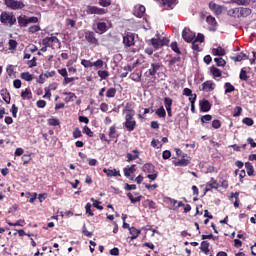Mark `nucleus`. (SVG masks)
Returning a JSON list of instances; mask_svg holds the SVG:
<instances>
[{"label": "nucleus", "instance_id": "4468645a", "mask_svg": "<svg viewBox=\"0 0 256 256\" xmlns=\"http://www.w3.org/2000/svg\"><path fill=\"white\" fill-rule=\"evenodd\" d=\"M202 90L203 91H207V92H211V91H214L215 90V84L213 81L211 80H208L206 82H204L202 84Z\"/></svg>", "mask_w": 256, "mask_h": 256}, {"label": "nucleus", "instance_id": "4d7b16f0", "mask_svg": "<svg viewBox=\"0 0 256 256\" xmlns=\"http://www.w3.org/2000/svg\"><path fill=\"white\" fill-rule=\"evenodd\" d=\"M170 47L172 51H174V53H177L178 55L179 53H181V50H179V46L177 45V42H172Z\"/></svg>", "mask_w": 256, "mask_h": 256}, {"label": "nucleus", "instance_id": "bb28decb", "mask_svg": "<svg viewBox=\"0 0 256 256\" xmlns=\"http://www.w3.org/2000/svg\"><path fill=\"white\" fill-rule=\"evenodd\" d=\"M17 21H18L19 27H27V25H29L27 16H25V15L24 16H19L17 18Z\"/></svg>", "mask_w": 256, "mask_h": 256}, {"label": "nucleus", "instance_id": "774afa93", "mask_svg": "<svg viewBox=\"0 0 256 256\" xmlns=\"http://www.w3.org/2000/svg\"><path fill=\"white\" fill-rule=\"evenodd\" d=\"M93 67H97L98 69H101L103 67V60L98 59L96 62H93Z\"/></svg>", "mask_w": 256, "mask_h": 256}, {"label": "nucleus", "instance_id": "473e14b6", "mask_svg": "<svg viewBox=\"0 0 256 256\" xmlns=\"http://www.w3.org/2000/svg\"><path fill=\"white\" fill-rule=\"evenodd\" d=\"M224 88H225V94L227 93H233V91H235V86H233L231 83L226 82L224 84Z\"/></svg>", "mask_w": 256, "mask_h": 256}, {"label": "nucleus", "instance_id": "338daca9", "mask_svg": "<svg viewBox=\"0 0 256 256\" xmlns=\"http://www.w3.org/2000/svg\"><path fill=\"white\" fill-rule=\"evenodd\" d=\"M212 127H213V129H220L221 128V121L213 120L212 121Z\"/></svg>", "mask_w": 256, "mask_h": 256}, {"label": "nucleus", "instance_id": "052dcab7", "mask_svg": "<svg viewBox=\"0 0 256 256\" xmlns=\"http://www.w3.org/2000/svg\"><path fill=\"white\" fill-rule=\"evenodd\" d=\"M83 133H85V135H87L88 137H93V131H91V128L88 126H85L83 128Z\"/></svg>", "mask_w": 256, "mask_h": 256}, {"label": "nucleus", "instance_id": "8fccbe9b", "mask_svg": "<svg viewBox=\"0 0 256 256\" xmlns=\"http://www.w3.org/2000/svg\"><path fill=\"white\" fill-rule=\"evenodd\" d=\"M127 197L130 199L131 203H139L141 201L142 196L133 197V194L128 193Z\"/></svg>", "mask_w": 256, "mask_h": 256}, {"label": "nucleus", "instance_id": "6e6d98bb", "mask_svg": "<svg viewBox=\"0 0 256 256\" xmlns=\"http://www.w3.org/2000/svg\"><path fill=\"white\" fill-rule=\"evenodd\" d=\"M164 105H165V108L173 107V99L169 97L164 98Z\"/></svg>", "mask_w": 256, "mask_h": 256}, {"label": "nucleus", "instance_id": "de8ad7c7", "mask_svg": "<svg viewBox=\"0 0 256 256\" xmlns=\"http://www.w3.org/2000/svg\"><path fill=\"white\" fill-rule=\"evenodd\" d=\"M90 201H92L93 207H95V209H99V211H103V206H101V202L95 200V198H91Z\"/></svg>", "mask_w": 256, "mask_h": 256}, {"label": "nucleus", "instance_id": "680f3d73", "mask_svg": "<svg viewBox=\"0 0 256 256\" xmlns=\"http://www.w3.org/2000/svg\"><path fill=\"white\" fill-rule=\"evenodd\" d=\"M145 203L149 207V209H157V204H155L153 200H146Z\"/></svg>", "mask_w": 256, "mask_h": 256}, {"label": "nucleus", "instance_id": "ea45409f", "mask_svg": "<svg viewBox=\"0 0 256 256\" xmlns=\"http://www.w3.org/2000/svg\"><path fill=\"white\" fill-rule=\"evenodd\" d=\"M117 94V89L115 88H109L106 92V97H108L109 99L115 97V95Z\"/></svg>", "mask_w": 256, "mask_h": 256}, {"label": "nucleus", "instance_id": "3c124183", "mask_svg": "<svg viewBox=\"0 0 256 256\" xmlns=\"http://www.w3.org/2000/svg\"><path fill=\"white\" fill-rule=\"evenodd\" d=\"M234 61H245V59H247V55L243 52H241L240 54H238L236 57L233 58Z\"/></svg>", "mask_w": 256, "mask_h": 256}, {"label": "nucleus", "instance_id": "79ce46f5", "mask_svg": "<svg viewBox=\"0 0 256 256\" xmlns=\"http://www.w3.org/2000/svg\"><path fill=\"white\" fill-rule=\"evenodd\" d=\"M48 125H50V127H57L58 125H60L59 119L57 118L48 119Z\"/></svg>", "mask_w": 256, "mask_h": 256}, {"label": "nucleus", "instance_id": "7c9ffc66", "mask_svg": "<svg viewBox=\"0 0 256 256\" xmlns=\"http://www.w3.org/2000/svg\"><path fill=\"white\" fill-rule=\"evenodd\" d=\"M245 168L247 171V175L249 177H253V173H255V169L253 168V164H251L250 162H246L245 163Z\"/></svg>", "mask_w": 256, "mask_h": 256}, {"label": "nucleus", "instance_id": "6ab92c4d", "mask_svg": "<svg viewBox=\"0 0 256 256\" xmlns=\"http://www.w3.org/2000/svg\"><path fill=\"white\" fill-rule=\"evenodd\" d=\"M212 55H214L215 57H223L225 56V49H223V47L218 46L217 48H213L212 49Z\"/></svg>", "mask_w": 256, "mask_h": 256}, {"label": "nucleus", "instance_id": "c9c22d12", "mask_svg": "<svg viewBox=\"0 0 256 256\" xmlns=\"http://www.w3.org/2000/svg\"><path fill=\"white\" fill-rule=\"evenodd\" d=\"M72 137L74 139H81V137H83V133L81 132V129L75 128L73 133H72Z\"/></svg>", "mask_w": 256, "mask_h": 256}, {"label": "nucleus", "instance_id": "f3484780", "mask_svg": "<svg viewBox=\"0 0 256 256\" xmlns=\"http://www.w3.org/2000/svg\"><path fill=\"white\" fill-rule=\"evenodd\" d=\"M134 15L135 17H142L145 15V6L137 5L134 7Z\"/></svg>", "mask_w": 256, "mask_h": 256}, {"label": "nucleus", "instance_id": "b1692460", "mask_svg": "<svg viewBox=\"0 0 256 256\" xmlns=\"http://www.w3.org/2000/svg\"><path fill=\"white\" fill-rule=\"evenodd\" d=\"M136 167H137V165L133 164L129 168H124V175H125V177H131V175H133V173H135V171H137Z\"/></svg>", "mask_w": 256, "mask_h": 256}, {"label": "nucleus", "instance_id": "58836bf2", "mask_svg": "<svg viewBox=\"0 0 256 256\" xmlns=\"http://www.w3.org/2000/svg\"><path fill=\"white\" fill-rule=\"evenodd\" d=\"M21 79H23L24 81H33V75H31V73L29 72H23L21 74Z\"/></svg>", "mask_w": 256, "mask_h": 256}, {"label": "nucleus", "instance_id": "393cba45", "mask_svg": "<svg viewBox=\"0 0 256 256\" xmlns=\"http://www.w3.org/2000/svg\"><path fill=\"white\" fill-rule=\"evenodd\" d=\"M150 43L154 49H160V47H163V45H165V43H163L161 40L155 38H152L150 40Z\"/></svg>", "mask_w": 256, "mask_h": 256}, {"label": "nucleus", "instance_id": "9d476101", "mask_svg": "<svg viewBox=\"0 0 256 256\" xmlns=\"http://www.w3.org/2000/svg\"><path fill=\"white\" fill-rule=\"evenodd\" d=\"M209 8L211 9V11H213L215 13V15H221V13H223V9H224L223 6H221L219 4H215L214 2H210Z\"/></svg>", "mask_w": 256, "mask_h": 256}, {"label": "nucleus", "instance_id": "a19ab883", "mask_svg": "<svg viewBox=\"0 0 256 256\" xmlns=\"http://www.w3.org/2000/svg\"><path fill=\"white\" fill-rule=\"evenodd\" d=\"M10 227H24L25 226V220H18L17 222L15 223H11V222H7Z\"/></svg>", "mask_w": 256, "mask_h": 256}, {"label": "nucleus", "instance_id": "ddd939ff", "mask_svg": "<svg viewBox=\"0 0 256 256\" xmlns=\"http://www.w3.org/2000/svg\"><path fill=\"white\" fill-rule=\"evenodd\" d=\"M103 173H105L107 177H121V172H119V170L117 169L111 170V169L104 168Z\"/></svg>", "mask_w": 256, "mask_h": 256}, {"label": "nucleus", "instance_id": "603ef678", "mask_svg": "<svg viewBox=\"0 0 256 256\" xmlns=\"http://www.w3.org/2000/svg\"><path fill=\"white\" fill-rule=\"evenodd\" d=\"M241 113H243V108H241V106H236L234 108L233 117H239Z\"/></svg>", "mask_w": 256, "mask_h": 256}, {"label": "nucleus", "instance_id": "f03ea898", "mask_svg": "<svg viewBox=\"0 0 256 256\" xmlns=\"http://www.w3.org/2000/svg\"><path fill=\"white\" fill-rule=\"evenodd\" d=\"M0 22L4 25H10L11 27L17 23V18H15L11 12H2L0 15Z\"/></svg>", "mask_w": 256, "mask_h": 256}, {"label": "nucleus", "instance_id": "412c9836", "mask_svg": "<svg viewBox=\"0 0 256 256\" xmlns=\"http://www.w3.org/2000/svg\"><path fill=\"white\" fill-rule=\"evenodd\" d=\"M162 4L165 9H173L177 5V0H162Z\"/></svg>", "mask_w": 256, "mask_h": 256}, {"label": "nucleus", "instance_id": "864d4df0", "mask_svg": "<svg viewBox=\"0 0 256 256\" xmlns=\"http://www.w3.org/2000/svg\"><path fill=\"white\" fill-rule=\"evenodd\" d=\"M81 65H83V67H85L87 69L89 67H93V62H91V60L82 59Z\"/></svg>", "mask_w": 256, "mask_h": 256}, {"label": "nucleus", "instance_id": "9b49d317", "mask_svg": "<svg viewBox=\"0 0 256 256\" xmlns=\"http://www.w3.org/2000/svg\"><path fill=\"white\" fill-rule=\"evenodd\" d=\"M211 189H219V183H217V180L215 178H211L209 182L206 184L205 192L211 191Z\"/></svg>", "mask_w": 256, "mask_h": 256}, {"label": "nucleus", "instance_id": "e2e57ef3", "mask_svg": "<svg viewBox=\"0 0 256 256\" xmlns=\"http://www.w3.org/2000/svg\"><path fill=\"white\" fill-rule=\"evenodd\" d=\"M239 77L241 81H247L249 79V77L247 76V72L243 69L241 70Z\"/></svg>", "mask_w": 256, "mask_h": 256}, {"label": "nucleus", "instance_id": "c03bdc74", "mask_svg": "<svg viewBox=\"0 0 256 256\" xmlns=\"http://www.w3.org/2000/svg\"><path fill=\"white\" fill-rule=\"evenodd\" d=\"M39 31H41V26H39V25H32L28 28V33L33 34V33L39 32Z\"/></svg>", "mask_w": 256, "mask_h": 256}, {"label": "nucleus", "instance_id": "bf43d9fd", "mask_svg": "<svg viewBox=\"0 0 256 256\" xmlns=\"http://www.w3.org/2000/svg\"><path fill=\"white\" fill-rule=\"evenodd\" d=\"M9 50L14 51V49H17V41L15 40H9Z\"/></svg>", "mask_w": 256, "mask_h": 256}, {"label": "nucleus", "instance_id": "69168bd1", "mask_svg": "<svg viewBox=\"0 0 256 256\" xmlns=\"http://www.w3.org/2000/svg\"><path fill=\"white\" fill-rule=\"evenodd\" d=\"M99 5H101V7H109L111 0H99Z\"/></svg>", "mask_w": 256, "mask_h": 256}, {"label": "nucleus", "instance_id": "f704fd0d", "mask_svg": "<svg viewBox=\"0 0 256 256\" xmlns=\"http://www.w3.org/2000/svg\"><path fill=\"white\" fill-rule=\"evenodd\" d=\"M214 61L217 65V67H225V65H227V62L225 61V59L218 57V58H214Z\"/></svg>", "mask_w": 256, "mask_h": 256}, {"label": "nucleus", "instance_id": "09e8293b", "mask_svg": "<svg viewBox=\"0 0 256 256\" xmlns=\"http://www.w3.org/2000/svg\"><path fill=\"white\" fill-rule=\"evenodd\" d=\"M156 115H158V117H166L167 112L165 111V108L161 106L156 110Z\"/></svg>", "mask_w": 256, "mask_h": 256}, {"label": "nucleus", "instance_id": "37998d69", "mask_svg": "<svg viewBox=\"0 0 256 256\" xmlns=\"http://www.w3.org/2000/svg\"><path fill=\"white\" fill-rule=\"evenodd\" d=\"M26 197L28 198V199H30L29 200V203H35V200L37 199V193H31V192H28V193H26Z\"/></svg>", "mask_w": 256, "mask_h": 256}, {"label": "nucleus", "instance_id": "1a4fd4ad", "mask_svg": "<svg viewBox=\"0 0 256 256\" xmlns=\"http://www.w3.org/2000/svg\"><path fill=\"white\" fill-rule=\"evenodd\" d=\"M227 15L233 17L234 19H241V11L239 7L231 8L228 10Z\"/></svg>", "mask_w": 256, "mask_h": 256}, {"label": "nucleus", "instance_id": "0eeeda50", "mask_svg": "<svg viewBox=\"0 0 256 256\" xmlns=\"http://www.w3.org/2000/svg\"><path fill=\"white\" fill-rule=\"evenodd\" d=\"M123 45L126 47H133V45H135V34L130 32L126 33L123 36Z\"/></svg>", "mask_w": 256, "mask_h": 256}, {"label": "nucleus", "instance_id": "e433bc0d", "mask_svg": "<svg viewBox=\"0 0 256 256\" xmlns=\"http://www.w3.org/2000/svg\"><path fill=\"white\" fill-rule=\"evenodd\" d=\"M141 77L142 75L137 72L130 74V79H132V81H135L136 83H139L141 81Z\"/></svg>", "mask_w": 256, "mask_h": 256}, {"label": "nucleus", "instance_id": "4c0bfd02", "mask_svg": "<svg viewBox=\"0 0 256 256\" xmlns=\"http://www.w3.org/2000/svg\"><path fill=\"white\" fill-rule=\"evenodd\" d=\"M231 3H235V5L247 7V5H249V0H231Z\"/></svg>", "mask_w": 256, "mask_h": 256}, {"label": "nucleus", "instance_id": "6e6552de", "mask_svg": "<svg viewBox=\"0 0 256 256\" xmlns=\"http://www.w3.org/2000/svg\"><path fill=\"white\" fill-rule=\"evenodd\" d=\"M85 39L88 43H91V45H99V41L95 37V33L91 31L85 32Z\"/></svg>", "mask_w": 256, "mask_h": 256}, {"label": "nucleus", "instance_id": "a878e982", "mask_svg": "<svg viewBox=\"0 0 256 256\" xmlns=\"http://www.w3.org/2000/svg\"><path fill=\"white\" fill-rule=\"evenodd\" d=\"M63 95H67V97L64 98L65 103H70V101H75V99H77L75 93L72 92H63Z\"/></svg>", "mask_w": 256, "mask_h": 256}, {"label": "nucleus", "instance_id": "7ed1b4c3", "mask_svg": "<svg viewBox=\"0 0 256 256\" xmlns=\"http://www.w3.org/2000/svg\"><path fill=\"white\" fill-rule=\"evenodd\" d=\"M42 45L46 47H51V49L61 48V42H59V38H57L56 36L44 38L42 40Z\"/></svg>", "mask_w": 256, "mask_h": 256}, {"label": "nucleus", "instance_id": "cd10ccee", "mask_svg": "<svg viewBox=\"0 0 256 256\" xmlns=\"http://www.w3.org/2000/svg\"><path fill=\"white\" fill-rule=\"evenodd\" d=\"M240 9V18L241 17H249L253 11L250 8H245V7H239Z\"/></svg>", "mask_w": 256, "mask_h": 256}, {"label": "nucleus", "instance_id": "4be33fe9", "mask_svg": "<svg viewBox=\"0 0 256 256\" xmlns=\"http://www.w3.org/2000/svg\"><path fill=\"white\" fill-rule=\"evenodd\" d=\"M132 153L127 154V162L128 163H131V161H135V159H139V151L138 150H133Z\"/></svg>", "mask_w": 256, "mask_h": 256}, {"label": "nucleus", "instance_id": "c85d7f7f", "mask_svg": "<svg viewBox=\"0 0 256 256\" xmlns=\"http://www.w3.org/2000/svg\"><path fill=\"white\" fill-rule=\"evenodd\" d=\"M108 135L110 139H117V137H119V134H117V127L115 125L110 127Z\"/></svg>", "mask_w": 256, "mask_h": 256}, {"label": "nucleus", "instance_id": "49530a36", "mask_svg": "<svg viewBox=\"0 0 256 256\" xmlns=\"http://www.w3.org/2000/svg\"><path fill=\"white\" fill-rule=\"evenodd\" d=\"M98 77H100L101 80H105L109 77V72H107V70H99Z\"/></svg>", "mask_w": 256, "mask_h": 256}, {"label": "nucleus", "instance_id": "dca6fc26", "mask_svg": "<svg viewBox=\"0 0 256 256\" xmlns=\"http://www.w3.org/2000/svg\"><path fill=\"white\" fill-rule=\"evenodd\" d=\"M21 98L24 101H29L30 99H33V92H31L30 88H26L24 91L21 92Z\"/></svg>", "mask_w": 256, "mask_h": 256}, {"label": "nucleus", "instance_id": "5fc2aeb1", "mask_svg": "<svg viewBox=\"0 0 256 256\" xmlns=\"http://www.w3.org/2000/svg\"><path fill=\"white\" fill-rule=\"evenodd\" d=\"M194 41L196 43H203L205 41V35H203L202 33H198L197 37L195 36Z\"/></svg>", "mask_w": 256, "mask_h": 256}, {"label": "nucleus", "instance_id": "0e129e2a", "mask_svg": "<svg viewBox=\"0 0 256 256\" xmlns=\"http://www.w3.org/2000/svg\"><path fill=\"white\" fill-rule=\"evenodd\" d=\"M75 81V77L66 76L63 80V85H69V83H73Z\"/></svg>", "mask_w": 256, "mask_h": 256}, {"label": "nucleus", "instance_id": "423d86ee", "mask_svg": "<svg viewBox=\"0 0 256 256\" xmlns=\"http://www.w3.org/2000/svg\"><path fill=\"white\" fill-rule=\"evenodd\" d=\"M86 13L87 15H105L107 10L97 6H87Z\"/></svg>", "mask_w": 256, "mask_h": 256}, {"label": "nucleus", "instance_id": "a18cd8bd", "mask_svg": "<svg viewBox=\"0 0 256 256\" xmlns=\"http://www.w3.org/2000/svg\"><path fill=\"white\" fill-rule=\"evenodd\" d=\"M200 249L207 255V253H209V242L203 241Z\"/></svg>", "mask_w": 256, "mask_h": 256}, {"label": "nucleus", "instance_id": "f8f14e48", "mask_svg": "<svg viewBox=\"0 0 256 256\" xmlns=\"http://www.w3.org/2000/svg\"><path fill=\"white\" fill-rule=\"evenodd\" d=\"M206 21L209 25V30L210 31H217V20H215V17L213 16H208L206 18Z\"/></svg>", "mask_w": 256, "mask_h": 256}, {"label": "nucleus", "instance_id": "72a5a7b5", "mask_svg": "<svg viewBox=\"0 0 256 256\" xmlns=\"http://www.w3.org/2000/svg\"><path fill=\"white\" fill-rule=\"evenodd\" d=\"M97 29L100 33H105L107 31V24L105 22H98Z\"/></svg>", "mask_w": 256, "mask_h": 256}, {"label": "nucleus", "instance_id": "a211bd4d", "mask_svg": "<svg viewBox=\"0 0 256 256\" xmlns=\"http://www.w3.org/2000/svg\"><path fill=\"white\" fill-rule=\"evenodd\" d=\"M189 163H191V161L187 158H182L180 160L173 161V164L175 165V167H187Z\"/></svg>", "mask_w": 256, "mask_h": 256}, {"label": "nucleus", "instance_id": "2f4dec72", "mask_svg": "<svg viewBox=\"0 0 256 256\" xmlns=\"http://www.w3.org/2000/svg\"><path fill=\"white\" fill-rule=\"evenodd\" d=\"M129 231H130V235H132L131 239H137V237H139V235L141 234V231L135 227L129 228Z\"/></svg>", "mask_w": 256, "mask_h": 256}, {"label": "nucleus", "instance_id": "20e7f679", "mask_svg": "<svg viewBox=\"0 0 256 256\" xmlns=\"http://www.w3.org/2000/svg\"><path fill=\"white\" fill-rule=\"evenodd\" d=\"M4 3L6 5V7H8V9H12L13 11L23 9L25 7V3H23V1L4 0Z\"/></svg>", "mask_w": 256, "mask_h": 256}, {"label": "nucleus", "instance_id": "13d9d810", "mask_svg": "<svg viewBox=\"0 0 256 256\" xmlns=\"http://www.w3.org/2000/svg\"><path fill=\"white\" fill-rule=\"evenodd\" d=\"M242 122L244 123V125H247L248 127H253V120L249 117H246L242 120Z\"/></svg>", "mask_w": 256, "mask_h": 256}, {"label": "nucleus", "instance_id": "5701e85b", "mask_svg": "<svg viewBox=\"0 0 256 256\" xmlns=\"http://www.w3.org/2000/svg\"><path fill=\"white\" fill-rule=\"evenodd\" d=\"M144 173H155V166L151 163L144 164L142 167Z\"/></svg>", "mask_w": 256, "mask_h": 256}, {"label": "nucleus", "instance_id": "f257e3e1", "mask_svg": "<svg viewBox=\"0 0 256 256\" xmlns=\"http://www.w3.org/2000/svg\"><path fill=\"white\" fill-rule=\"evenodd\" d=\"M122 113L125 115L124 127H126L127 131H135V127H137V121L133 118L135 117V110L127 105Z\"/></svg>", "mask_w": 256, "mask_h": 256}, {"label": "nucleus", "instance_id": "2eb2a0df", "mask_svg": "<svg viewBox=\"0 0 256 256\" xmlns=\"http://www.w3.org/2000/svg\"><path fill=\"white\" fill-rule=\"evenodd\" d=\"M159 69H161V64L152 63L148 70L149 75H151V77H155V75H157V71H159Z\"/></svg>", "mask_w": 256, "mask_h": 256}, {"label": "nucleus", "instance_id": "aec40b11", "mask_svg": "<svg viewBox=\"0 0 256 256\" xmlns=\"http://www.w3.org/2000/svg\"><path fill=\"white\" fill-rule=\"evenodd\" d=\"M200 109L203 111V113H207L211 111V103H209L208 100H204L200 102Z\"/></svg>", "mask_w": 256, "mask_h": 256}, {"label": "nucleus", "instance_id": "c756f323", "mask_svg": "<svg viewBox=\"0 0 256 256\" xmlns=\"http://www.w3.org/2000/svg\"><path fill=\"white\" fill-rule=\"evenodd\" d=\"M210 72L213 75L214 79H217V77H221V75H223V73L221 72V70L215 66H212L210 68Z\"/></svg>", "mask_w": 256, "mask_h": 256}, {"label": "nucleus", "instance_id": "39448f33", "mask_svg": "<svg viewBox=\"0 0 256 256\" xmlns=\"http://www.w3.org/2000/svg\"><path fill=\"white\" fill-rule=\"evenodd\" d=\"M182 39L186 41V43H192L195 41V32L191 31L189 28H184L182 31Z\"/></svg>", "mask_w": 256, "mask_h": 256}]
</instances>
